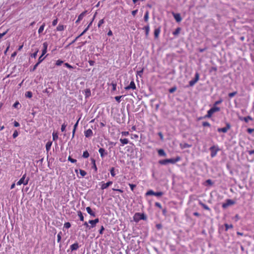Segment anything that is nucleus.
Masks as SVG:
<instances>
[{
	"label": "nucleus",
	"instance_id": "1",
	"mask_svg": "<svg viewBox=\"0 0 254 254\" xmlns=\"http://www.w3.org/2000/svg\"><path fill=\"white\" fill-rule=\"evenodd\" d=\"M133 218L135 222H138L141 220H146V217L143 213H135Z\"/></svg>",
	"mask_w": 254,
	"mask_h": 254
},
{
	"label": "nucleus",
	"instance_id": "2",
	"mask_svg": "<svg viewBox=\"0 0 254 254\" xmlns=\"http://www.w3.org/2000/svg\"><path fill=\"white\" fill-rule=\"evenodd\" d=\"M26 174H24L22 178L17 182L16 184L17 186H20L22 184L24 185H26L28 184L29 179V178H26Z\"/></svg>",
	"mask_w": 254,
	"mask_h": 254
},
{
	"label": "nucleus",
	"instance_id": "3",
	"mask_svg": "<svg viewBox=\"0 0 254 254\" xmlns=\"http://www.w3.org/2000/svg\"><path fill=\"white\" fill-rule=\"evenodd\" d=\"M210 150L211 151V157H214L216 155L218 151L219 150V149L217 146L214 145L210 148Z\"/></svg>",
	"mask_w": 254,
	"mask_h": 254
},
{
	"label": "nucleus",
	"instance_id": "4",
	"mask_svg": "<svg viewBox=\"0 0 254 254\" xmlns=\"http://www.w3.org/2000/svg\"><path fill=\"white\" fill-rule=\"evenodd\" d=\"M235 203V202L230 199H228L226 200V202L225 203H223L222 205V206L223 208H226L230 205H233Z\"/></svg>",
	"mask_w": 254,
	"mask_h": 254
},
{
	"label": "nucleus",
	"instance_id": "5",
	"mask_svg": "<svg viewBox=\"0 0 254 254\" xmlns=\"http://www.w3.org/2000/svg\"><path fill=\"white\" fill-rule=\"evenodd\" d=\"M231 128V126L229 124V123H227L226 124V126L224 127H222V128H218L217 129V131L219 132H223V133H226L227 132V131Z\"/></svg>",
	"mask_w": 254,
	"mask_h": 254
},
{
	"label": "nucleus",
	"instance_id": "6",
	"mask_svg": "<svg viewBox=\"0 0 254 254\" xmlns=\"http://www.w3.org/2000/svg\"><path fill=\"white\" fill-rule=\"evenodd\" d=\"M126 90H128L129 89L134 90L136 89V85L134 81L132 80L130 82L129 85L125 87Z\"/></svg>",
	"mask_w": 254,
	"mask_h": 254
},
{
	"label": "nucleus",
	"instance_id": "7",
	"mask_svg": "<svg viewBox=\"0 0 254 254\" xmlns=\"http://www.w3.org/2000/svg\"><path fill=\"white\" fill-rule=\"evenodd\" d=\"M168 163H172V164H175L176 162L179 161L181 160V157L180 156H177L175 158H171V159H168Z\"/></svg>",
	"mask_w": 254,
	"mask_h": 254
},
{
	"label": "nucleus",
	"instance_id": "8",
	"mask_svg": "<svg viewBox=\"0 0 254 254\" xmlns=\"http://www.w3.org/2000/svg\"><path fill=\"white\" fill-rule=\"evenodd\" d=\"M113 184L112 181H109L106 183H103L101 186V189L103 190L108 188L110 185Z\"/></svg>",
	"mask_w": 254,
	"mask_h": 254
},
{
	"label": "nucleus",
	"instance_id": "9",
	"mask_svg": "<svg viewBox=\"0 0 254 254\" xmlns=\"http://www.w3.org/2000/svg\"><path fill=\"white\" fill-rule=\"evenodd\" d=\"M161 32V27L159 26L154 30V34L155 39H158Z\"/></svg>",
	"mask_w": 254,
	"mask_h": 254
},
{
	"label": "nucleus",
	"instance_id": "10",
	"mask_svg": "<svg viewBox=\"0 0 254 254\" xmlns=\"http://www.w3.org/2000/svg\"><path fill=\"white\" fill-rule=\"evenodd\" d=\"M174 18L177 22H180L182 20V18L179 13H175L174 12L172 13Z\"/></svg>",
	"mask_w": 254,
	"mask_h": 254
},
{
	"label": "nucleus",
	"instance_id": "11",
	"mask_svg": "<svg viewBox=\"0 0 254 254\" xmlns=\"http://www.w3.org/2000/svg\"><path fill=\"white\" fill-rule=\"evenodd\" d=\"M84 135L86 137H89L93 135V131L91 129H88L84 131Z\"/></svg>",
	"mask_w": 254,
	"mask_h": 254
},
{
	"label": "nucleus",
	"instance_id": "12",
	"mask_svg": "<svg viewBox=\"0 0 254 254\" xmlns=\"http://www.w3.org/2000/svg\"><path fill=\"white\" fill-rule=\"evenodd\" d=\"M86 210L88 214H89L91 216L95 217L96 216L95 213L92 211L91 208L90 207H87L86 208Z\"/></svg>",
	"mask_w": 254,
	"mask_h": 254
},
{
	"label": "nucleus",
	"instance_id": "13",
	"mask_svg": "<svg viewBox=\"0 0 254 254\" xmlns=\"http://www.w3.org/2000/svg\"><path fill=\"white\" fill-rule=\"evenodd\" d=\"M43 49L42 50V56H43L47 52L48 44L46 42L43 43Z\"/></svg>",
	"mask_w": 254,
	"mask_h": 254
},
{
	"label": "nucleus",
	"instance_id": "14",
	"mask_svg": "<svg viewBox=\"0 0 254 254\" xmlns=\"http://www.w3.org/2000/svg\"><path fill=\"white\" fill-rule=\"evenodd\" d=\"M79 248L78 244L77 243H74L71 245L70 247V250L73 251L75 250H77Z\"/></svg>",
	"mask_w": 254,
	"mask_h": 254
},
{
	"label": "nucleus",
	"instance_id": "15",
	"mask_svg": "<svg viewBox=\"0 0 254 254\" xmlns=\"http://www.w3.org/2000/svg\"><path fill=\"white\" fill-rule=\"evenodd\" d=\"M240 119L242 121H245L246 123H248L249 121L253 120V118L250 116L244 118H240Z\"/></svg>",
	"mask_w": 254,
	"mask_h": 254
},
{
	"label": "nucleus",
	"instance_id": "16",
	"mask_svg": "<svg viewBox=\"0 0 254 254\" xmlns=\"http://www.w3.org/2000/svg\"><path fill=\"white\" fill-rule=\"evenodd\" d=\"M65 27V26L63 24H59L58 26L57 27L56 30L58 31H63L64 30Z\"/></svg>",
	"mask_w": 254,
	"mask_h": 254
},
{
	"label": "nucleus",
	"instance_id": "17",
	"mask_svg": "<svg viewBox=\"0 0 254 254\" xmlns=\"http://www.w3.org/2000/svg\"><path fill=\"white\" fill-rule=\"evenodd\" d=\"M99 152L100 156L102 158H103L105 155L107 154V153L105 152V149L103 148H100L99 149Z\"/></svg>",
	"mask_w": 254,
	"mask_h": 254
},
{
	"label": "nucleus",
	"instance_id": "18",
	"mask_svg": "<svg viewBox=\"0 0 254 254\" xmlns=\"http://www.w3.org/2000/svg\"><path fill=\"white\" fill-rule=\"evenodd\" d=\"M143 29L145 30L146 37H148L149 35V31H150V27H149V24L145 26L143 28Z\"/></svg>",
	"mask_w": 254,
	"mask_h": 254
},
{
	"label": "nucleus",
	"instance_id": "19",
	"mask_svg": "<svg viewBox=\"0 0 254 254\" xmlns=\"http://www.w3.org/2000/svg\"><path fill=\"white\" fill-rule=\"evenodd\" d=\"M84 95L85 98H88L91 96V90L90 89H86L84 91Z\"/></svg>",
	"mask_w": 254,
	"mask_h": 254
},
{
	"label": "nucleus",
	"instance_id": "20",
	"mask_svg": "<svg viewBox=\"0 0 254 254\" xmlns=\"http://www.w3.org/2000/svg\"><path fill=\"white\" fill-rule=\"evenodd\" d=\"M199 204L205 210L210 211V208L205 204L203 203L201 201L199 202Z\"/></svg>",
	"mask_w": 254,
	"mask_h": 254
},
{
	"label": "nucleus",
	"instance_id": "21",
	"mask_svg": "<svg viewBox=\"0 0 254 254\" xmlns=\"http://www.w3.org/2000/svg\"><path fill=\"white\" fill-rule=\"evenodd\" d=\"M199 204L205 210L210 211V208L205 204L203 203L201 201L199 202Z\"/></svg>",
	"mask_w": 254,
	"mask_h": 254
},
{
	"label": "nucleus",
	"instance_id": "22",
	"mask_svg": "<svg viewBox=\"0 0 254 254\" xmlns=\"http://www.w3.org/2000/svg\"><path fill=\"white\" fill-rule=\"evenodd\" d=\"M111 85L112 86V91H115L117 89V83L113 81L111 83Z\"/></svg>",
	"mask_w": 254,
	"mask_h": 254
},
{
	"label": "nucleus",
	"instance_id": "23",
	"mask_svg": "<svg viewBox=\"0 0 254 254\" xmlns=\"http://www.w3.org/2000/svg\"><path fill=\"white\" fill-rule=\"evenodd\" d=\"M214 113L213 112L211 109H210L207 111V113L206 115H205V118H210Z\"/></svg>",
	"mask_w": 254,
	"mask_h": 254
},
{
	"label": "nucleus",
	"instance_id": "24",
	"mask_svg": "<svg viewBox=\"0 0 254 254\" xmlns=\"http://www.w3.org/2000/svg\"><path fill=\"white\" fill-rule=\"evenodd\" d=\"M158 153L159 155H160V156H166V153L165 152L164 150L162 149H160L158 150Z\"/></svg>",
	"mask_w": 254,
	"mask_h": 254
},
{
	"label": "nucleus",
	"instance_id": "25",
	"mask_svg": "<svg viewBox=\"0 0 254 254\" xmlns=\"http://www.w3.org/2000/svg\"><path fill=\"white\" fill-rule=\"evenodd\" d=\"M77 215L79 217V219L81 221H84V216L82 214V213L80 211H77Z\"/></svg>",
	"mask_w": 254,
	"mask_h": 254
},
{
	"label": "nucleus",
	"instance_id": "26",
	"mask_svg": "<svg viewBox=\"0 0 254 254\" xmlns=\"http://www.w3.org/2000/svg\"><path fill=\"white\" fill-rule=\"evenodd\" d=\"M52 144V142L51 141H48L47 142L46 144V149L47 151H48L51 149Z\"/></svg>",
	"mask_w": 254,
	"mask_h": 254
},
{
	"label": "nucleus",
	"instance_id": "27",
	"mask_svg": "<svg viewBox=\"0 0 254 254\" xmlns=\"http://www.w3.org/2000/svg\"><path fill=\"white\" fill-rule=\"evenodd\" d=\"M86 13V11H84L82 12L81 13H80L78 17V20L81 21L83 18L84 16L85 15Z\"/></svg>",
	"mask_w": 254,
	"mask_h": 254
},
{
	"label": "nucleus",
	"instance_id": "28",
	"mask_svg": "<svg viewBox=\"0 0 254 254\" xmlns=\"http://www.w3.org/2000/svg\"><path fill=\"white\" fill-rule=\"evenodd\" d=\"M149 19V11H146L144 16V21L147 22Z\"/></svg>",
	"mask_w": 254,
	"mask_h": 254
},
{
	"label": "nucleus",
	"instance_id": "29",
	"mask_svg": "<svg viewBox=\"0 0 254 254\" xmlns=\"http://www.w3.org/2000/svg\"><path fill=\"white\" fill-rule=\"evenodd\" d=\"M120 141L123 145L127 144L128 143V140L127 138H121Z\"/></svg>",
	"mask_w": 254,
	"mask_h": 254
},
{
	"label": "nucleus",
	"instance_id": "30",
	"mask_svg": "<svg viewBox=\"0 0 254 254\" xmlns=\"http://www.w3.org/2000/svg\"><path fill=\"white\" fill-rule=\"evenodd\" d=\"M45 26V23H43V24L39 27L38 29V33L41 34L43 32L44 27Z\"/></svg>",
	"mask_w": 254,
	"mask_h": 254
},
{
	"label": "nucleus",
	"instance_id": "31",
	"mask_svg": "<svg viewBox=\"0 0 254 254\" xmlns=\"http://www.w3.org/2000/svg\"><path fill=\"white\" fill-rule=\"evenodd\" d=\"M88 223L90 224V229L92 228H94L96 226V224L95 223V222L93 221V220H90L88 221Z\"/></svg>",
	"mask_w": 254,
	"mask_h": 254
},
{
	"label": "nucleus",
	"instance_id": "32",
	"mask_svg": "<svg viewBox=\"0 0 254 254\" xmlns=\"http://www.w3.org/2000/svg\"><path fill=\"white\" fill-rule=\"evenodd\" d=\"M154 194H155V192H154L152 190H149L148 191H147L146 192L145 195L146 196H147V195H154Z\"/></svg>",
	"mask_w": 254,
	"mask_h": 254
},
{
	"label": "nucleus",
	"instance_id": "33",
	"mask_svg": "<svg viewBox=\"0 0 254 254\" xmlns=\"http://www.w3.org/2000/svg\"><path fill=\"white\" fill-rule=\"evenodd\" d=\"M159 164H160L161 165H166L167 163H168V159H164V160H160L159 161Z\"/></svg>",
	"mask_w": 254,
	"mask_h": 254
},
{
	"label": "nucleus",
	"instance_id": "34",
	"mask_svg": "<svg viewBox=\"0 0 254 254\" xmlns=\"http://www.w3.org/2000/svg\"><path fill=\"white\" fill-rule=\"evenodd\" d=\"M25 97L30 98L32 97V93L31 91H27L25 94Z\"/></svg>",
	"mask_w": 254,
	"mask_h": 254
},
{
	"label": "nucleus",
	"instance_id": "35",
	"mask_svg": "<svg viewBox=\"0 0 254 254\" xmlns=\"http://www.w3.org/2000/svg\"><path fill=\"white\" fill-rule=\"evenodd\" d=\"M211 110L213 111L214 113H215L216 112H218L220 111V109L219 107H216L214 105V106L211 108Z\"/></svg>",
	"mask_w": 254,
	"mask_h": 254
},
{
	"label": "nucleus",
	"instance_id": "36",
	"mask_svg": "<svg viewBox=\"0 0 254 254\" xmlns=\"http://www.w3.org/2000/svg\"><path fill=\"white\" fill-rule=\"evenodd\" d=\"M180 31L181 28L180 27H178L173 32V34L174 35H177L180 33Z\"/></svg>",
	"mask_w": 254,
	"mask_h": 254
},
{
	"label": "nucleus",
	"instance_id": "37",
	"mask_svg": "<svg viewBox=\"0 0 254 254\" xmlns=\"http://www.w3.org/2000/svg\"><path fill=\"white\" fill-rule=\"evenodd\" d=\"M225 230L227 231L230 228H233V226L232 224H225Z\"/></svg>",
	"mask_w": 254,
	"mask_h": 254
},
{
	"label": "nucleus",
	"instance_id": "38",
	"mask_svg": "<svg viewBox=\"0 0 254 254\" xmlns=\"http://www.w3.org/2000/svg\"><path fill=\"white\" fill-rule=\"evenodd\" d=\"M79 174L82 177H84L86 174L87 173L86 171H85L83 170L80 169L79 170Z\"/></svg>",
	"mask_w": 254,
	"mask_h": 254
},
{
	"label": "nucleus",
	"instance_id": "39",
	"mask_svg": "<svg viewBox=\"0 0 254 254\" xmlns=\"http://www.w3.org/2000/svg\"><path fill=\"white\" fill-rule=\"evenodd\" d=\"M53 140H56L58 138V134L57 132H53Z\"/></svg>",
	"mask_w": 254,
	"mask_h": 254
},
{
	"label": "nucleus",
	"instance_id": "40",
	"mask_svg": "<svg viewBox=\"0 0 254 254\" xmlns=\"http://www.w3.org/2000/svg\"><path fill=\"white\" fill-rule=\"evenodd\" d=\"M199 78V74L198 72H196L195 74V77L193 80L196 82V83L198 81Z\"/></svg>",
	"mask_w": 254,
	"mask_h": 254
},
{
	"label": "nucleus",
	"instance_id": "41",
	"mask_svg": "<svg viewBox=\"0 0 254 254\" xmlns=\"http://www.w3.org/2000/svg\"><path fill=\"white\" fill-rule=\"evenodd\" d=\"M82 156L85 158H88L89 156L88 152L87 150L84 151Z\"/></svg>",
	"mask_w": 254,
	"mask_h": 254
},
{
	"label": "nucleus",
	"instance_id": "42",
	"mask_svg": "<svg viewBox=\"0 0 254 254\" xmlns=\"http://www.w3.org/2000/svg\"><path fill=\"white\" fill-rule=\"evenodd\" d=\"M237 94V91H234V92H231V93H229V94H228V96H229L230 98H232V97H233L234 96H235Z\"/></svg>",
	"mask_w": 254,
	"mask_h": 254
},
{
	"label": "nucleus",
	"instance_id": "43",
	"mask_svg": "<svg viewBox=\"0 0 254 254\" xmlns=\"http://www.w3.org/2000/svg\"><path fill=\"white\" fill-rule=\"evenodd\" d=\"M62 235V232H60V233H58V234L57 235V241L58 243L61 242Z\"/></svg>",
	"mask_w": 254,
	"mask_h": 254
},
{
	"label": "nucleus",
	"instance_id": "44",
	"mask_svg": "<svg viewBox=\"0 0 254 254\" xmlns=\"http://www.w3.org/2000/svg\"><path fill=\"white\" fill-rule=\"evenodd\" d=\"M110 173H111V175L112 177H115V175H116V174L115 173V168L114 167H112L111 169H110Z\"/></svg>",
	"mask_w": 254,
	"mask_h": 254
},
{
	"label": "nucleus",
	"instance_id": "45",
	"mask_svg": "<svg viewBox=\"0 0 254 254\" xmlns=\"http://www.w3.org/2000/svg\"><path fill=\"white\" fill-rule=\"evenodd\" d=\"M71 227V224L69 222H65L64 224V227L66 229H68L70 227Z\"/></svg>",
	"mask_w": 254,
	"mask_h": 254
},
{
	"label": "nucleus",
	"instance_id": "46",
	"mask_svg": "<svg viewBox=\"0 0 254 254\" xmlns=\"http://www.w3.org/2000/svg\"><path fill=\"white\" fill-rule=\"evenodd\" d=\"M180 146H181L182 148H189V147H190L191 146L190 145H189L188 143H185V144H183V146H182V144H181Z\"/></svg>",
	"mask_w": 254,
	"mask_h": 254
},
{
	"label": "nucleus",
	"instance_id": "47",
	"mask_svg": "<svg viewBox=\"0 0 254 254\" xmlns=\"http://www.w3.org/2000/svg\"><path fill=\"white\" fill-rule=\"evenodd\" d=\"M67 126V124H66L65 123H64L62 125V127H61V131H64L65 129V128Z\"/></svg>",
	"mask_w": 254,
	"mask_h": 254
},
{
	"label": "nucleus",
	"instance_id": "48",
	"mask_svg": "<svg viewBox=\"0 0 254 254\" xmlns=\"http://www.w3.org/2000/svg\"><path fill=\"white\" fill-rule=\"evenodd\" d=\"M163 194V192L162 191L155 192L154 195L157 196H161Z\"/></svg>",
	"mask_w": 254,
	"mask_h": 254
},
{
	"label": "nucleus",
	"instance_id": "49",
	"mask_svg": "<svg viewBox=\"0 0 254 254\" xmlns=\"http://www.w3.org/2000/svg\"><path fill=\"white\" fill-rule=\"evenodd\" d=\"M64 63V62L61 60H58L56 61V64L58 66H60L63 63Z\"/></svg>",
	"mask_w": 254,
	"mask_h": 254
},
{
	"label": "nucleus",
	"instance_id": "50",
	"mask_svg": "<svg viewBox=\"0 0 254 254\" xmlns=\"http://www.w3.org/2000/svg\"><path fill=\"white\" fill-rule=\"evenodd\" d=\"M58 22V18H56L55 19H54L52 21V25L53 26H56Z\"/></svg>",
	"mask_w": 254,
	"mask_h": 254
},
{
	"label": "nucleus",
	"instance_id": "51",
	"mask_svg": "<svg viewBox=\"0 0 254 254\" xmlns=\"http://www.w3.org/2000/svg\"><path fill=\"white\" fill-rule=\"evenodd\" d=\"M177 90L176 87L174 86L170 89H169V91L170 93H172L174 92Z\"/></svg>",
	"mask_w": 254,
	"mask_h": 254
},
{
	"label": "nucleus",
	"instance_id": "52",
	"mask_svg": "<svg viewBox=\"0 0 254 254\" xmlns=\"http://www.w3.org/2000/svg\"><path fill=\"white\" fill-rule=\"evenodd\" d=\"M68 160L71 163H75L77 161L76 159L72 158L70 156L68 157Z\"/></svg>",
	"mask_w": 254,
	"mask_h": 254
},
{
	"label": "nucleus",
	"instance_id": "53",
	"mask_svg": "<svg viewBox=\"0 0 254 254\" xmlns=\"http://www.w3.org/2000/svg\"><path fill=\"white\" fill-rule=\"evenodd\" d=\"M202 126L203 127H210V124L209 123L207 122H204L202 123Z\"/></svg>",
	"mask_w": 254,
	"mask_h": 254
},
{
	"label": "nucleus",
	"instance_id": "54",
	"mask_svg": "<svg viewBox=\"0 0 254 254\" xmlns=\"http://www.w3.org/2000/svg\"><path fill=\"white\" fill-rule=\"evenodd\" d=\"M104 23V19H101L100 20H99V21L98 22V27H100Z\"/></svg>",
	"mask_w": 254,
	"mask_h": 254
},
{
	"label": "nucleus",
	"instance_id": "55",
	"mask_svg": "<svg viewBox=\"0 0 254 254\" xmlns=\"http://www.w3.org/2000/svg\"><path fill=\"white\" fill-rule=\"evenodd\" d=\"M122 97V96H116L115 99L118 103H120L121 102V99Z\"/></svg>",
	"mask_w": 254,
	"mask_h": 254
},
{
	"label": "nucleus",
	"instance_id": "56",
	"mask_svg": "<svg viewBox=\"0 0 254 254\" xmlns=\"http://www.w3.org/2000/svg\"><path fill=\"white\" fill-rule=\"evenodd\" d=\"M195 83L196 82L193 79H192L189 82V85L190 86H193Z\"/></svg>",
	"mask_w": 254,
	"mask_h": 254
},
{
	"label": "nucleus",
	"instance_id": "57",
	"mask_svg": "<svg viewBox=\"0 0 254 254\" xmlns=\"http://www.w3.org/2000/svg\"><path fill=\"white\" fill-rule=\"evenodd\" d=\"M129 186L130 187V189L132 191H133L134 190V189L136 187V185H134V184H128Z\"/></svg>",
	"mask_w": 254,
	"mask_h": 254
},
{
	"label": "nucleus",
	"instance_id": "58",
	"mask_svg": "<svg viewBox=\"0 0 254 254\" xmlns=\"http://www.w3.org/2000/svg\"><path fill=\"white\" fill-rule=\"evenodd\" d=\"M88 30V27H86L84 30V31L78 36H77V37L79 38L80 37H81V36H82L83 35H84L86 32V31Z\"/></svg>",
	"mask_w": 254,
	"mask_h": 254
},
{
	"label": "nucleus",
	"instance_id": "59",
	"mask_svg": "<svg viewBox=\"0 0 254 254\" xmlns=\"http://www.w3.org/2000/svg\"><path fill=\"white\" fill-rule=\"evenodd\" d=\"M83 225L85 227L86 229H88V230L90 229V225H88V223L85 221L83 223Z\"/></svg>",
	"mask_w": 254,
	"mask_h": 254
},
{
	"label": "nucleus",
	"instance_id": "60",
	"mask_svg": "<svg viewBox=\"0 0 254 254\" xmlns=\"http://www.w3.org/2000/svg\"><path fill=\"white\" fill-rule=\"evenodd\" d=\"M38 52V50H37L35 53H34L31 55V57L36 58L37 57Z\"/></svg>",
	"mask_w": 254,
	"mask_h": 254
},
{
	"label": "nucleus",
	"instance_id": "61",
	"mask_svg": "<svg viewBox=\"0 0 254 254\" xmlns=\"http://www.w3.org/2000/svg\"><path fill=\"white\" fill-rule=\"evenodd\" d=\"M18 135V131H17L16 130H15L14 131V132H13V134H12V136H13V137L14 138H16Z\"/></svg>",
	"mask_w": 254,
	"mask_h": 254
},
{
	"label": "nucleus",
	"instance_id": "62",
	"mask_svg": "<svg viewBox=\"0 0 254 254\" xmlns=\"http://www.w3.org/2000/svg\"><path fill=\"white\" fill-rule=\"evenodd\" d=\"M44 58H43V56L41 55L38 59V64H40L44 60Z\"/></svg>",
	"mask_w": 254,
	"mask_h": 254
},
{
	"label": "nucleus",
	"instance_id": "63",
	"mask_svg": "<svg viewBox=\"0 0 254 254\" xmlns=\"http://www.w3.org/2000/svg\"><path fill=\"white\" fill-rule=\"evenodd\" d=\"M121 134L122 135V136H127L129 135V132L128 131H122L121 132Z\"/></svg>",
	"mask_w": 254,
	"mask_h": 254
},
{
	"label": "nucleus",
	"instance_id": "64",
	"mask_svg": "<svg viewBox=\"0 0 254 254\" xmlns=\"http://www.w3.org/2000/svg\"><path fill=\"white\" fill-rule=\"evenodd\" d=\"M155 205L159 208L160 209H161L162 208V205L161 204L159 203V202H156L155 203Z\"/></svg>",
	"mask_w": 254,
	"mask_h": 254
}]
</instances>
